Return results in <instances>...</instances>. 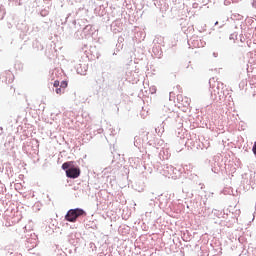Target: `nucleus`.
Listing matches in <instances>:
<instances>
[{
  "mask_svg": "<svg viewBox=\"0 0 256 256\" xmlns=\"http://www.w3.org/2000/svg\"><path fill=\"white\" fill-rule=\"evenodd\" d=\"M6 75H12L11 72H6Z\"/></svg>",
  "mask_w": 256,
  "mask_h": 256,
  "instance_id": "obj_8",
  "label": "nucleus"
},
{
  "mask_svg": "<svg viewBox=\"0 0 256 256\" xmlns=\"http://www.w3.org/2000/svg\"><path fill=\"white\" fill-rule=\"evenodd\" d=\"M56 93L57 95H63V93H65V90H63V88H56Z\"/></svg>",
  "mask_w": 256,
  "mask_h": 256,
  "instance_id": "obj_5",
  "label": "nucleus"
},
{
  "mask_svg": "<svg viewBox=\"0 0 256 256\" xmlns=\"http://www.w3.org/2000/svg\"><path fill=\"white\" fill-rule=\"evenodd\" d=\"M81 175V170L79 168H69L66 170V176L70 179H77Z\"/></svg>",
  "mask_w": 256,
  "mask_h": 256,
  "instance_id": "obj_2",
  "label": "nucleus"
},
{
  "mask_svg": "<svg viewBox=\"0 0 256 256\" xmlns=\"http://www.w3.org/2000/svg\"><path fill=\"white\" fill-rule=\"evenodd\" d=\"M59 85H60V82L58 80L54 81L53 87L57 88V87H59Z\"/></svg>",
  "mask_w": 256,
  "mask_h": 256,
  "instance_id": "obj_6",
  "label": "nucleus"
},
{
  "mask_svg": "<svg viewBox=\"0 0 256 256\" xmlns=\"http://www.w3.org/2000/svg\"><path fill=\"white\" fill-rule=\"evenodd\" d=\"M71 163H73V162H65V163H63V164H62V169H63L64 171L69 170V167H71Z\"/></svg>",
  "mask_w": 256,
  "mask_h": 256,
  "instance_id": "obj_3",
  "label": "nucleus"
},
{
  "mask_svg": "<svg viewBox=\"0 0 256 256\" xmlns=\"http://www.w3.org/2000/svg\"><path fill=\"white\" fill-rule=\"evenodd\" d=\"M215 25H219V22H216Z\"/></svg>",
  "mask_w": 256,
  "mask_h": 256,
  "instance_id": "obj_9",
  "label": "nucleus"
},
{
  "mask_svg": "<svg viewBox=\"0 0 256 256\" xmlns=\"http://www.w3.org/2000/svg\"><path fill=\"white\" fill-rule=\"evenodd\" d=\"M79 217H87V212L81 208L70 209L65 215V220L69 223H75Z\"/></svg>",
  "mask_w": 256,
  "mask_h": 256,
  "instance_id": "obj_1",
  "label": "nucleus"
},
{
  "mask_svg": "<svg viewBox=\"0 0 256 256\" xmlns=\"http://www.w3.org/2000/svg\"><path fill=\"white\" fill-rule=\"evenodd\" d=\"M68 87V82L67 81H62L61 84H60V88L65 90L67 89Z\"/></svg>",
  "mask_w": 256,
  "mask_h": 256,
  "instance_id": "obj_4",
  "label": "nucleus"
},
{
  "mask_svg": "<svg viewBox=\"0 0 256 256\" xmlns=\"http://www.w3.org/2000/svg\"><path fill=\"white\" fill-rule=\"evenodd\" d=\"M252 5H253V7H255V9H256V0H253Z\"/></svg>",
  "mask_w": 256,
  "mask_h": 256,
  "instance_id": "obj_7",
  "label": "nucleus"
}]
</instances>
